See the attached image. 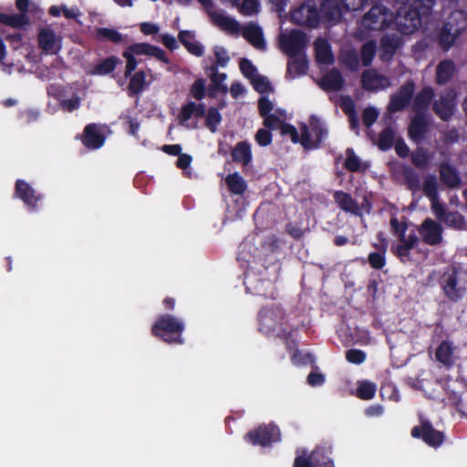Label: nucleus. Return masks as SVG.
<instances>
[{
  "label": "nucleus",
  "instance_id": "obj_18",
  "mask_svg": "<svg viewBox=\"0 0 467 467\" xmlns=\"http://www.w3.org/2000/svg\"><path fill=\"white\" fill-rule=\"evenodd\" d=\"M348 0H323L320 6V14L328 22H338L341 20L342 9H346Z\"/></svg>",
  "mask_w": 467,
  "mask_h": 467
},
{
  "label": "nucleus",
  "instance_id": "obj_47",
  "mask_svg": "<svg viewBox=\"0 0 467 467\" xmlns=\"http://www.w3.org/2000/svg\"><path fill=\"white\" fill-rule=\"evenodd\" d=\"M391 233L400 240L406 237V232L408 230V223L406 221L400 222L395 216H392L389 220Z\"/></svg>",
  "mask_w": 467,
  "mask_h": 467
},
{
  "label": "nucleus",
  "instance_id": "obj_55",
  "mask_svg": "<svg viewBox=\"0 0 467 467\" xmlns=\"http://www.w3.org/2000/svg\"><path fill=\"white\" fill-rule=\"evenodd\" d=\"M256 143L261 147H267L273 141L272 132L266 129H259L254 135Z\"/></svg>",
  "mask_w": 467,
  "mask_h": 467
},
{
  "label": "nucleus",
  "instance_id": "obj_28",
  "mask_svg": "<svg viewBox=\"0 0 467 467\" xmlns=\"http://www.w3.org/2000/svg\"><path fill=\"white\" fill-rule=\"evenodd\" d=\"M126 50L130 51V54L132 56H135V55H137V56H139V55L152 56L161 61L168 62L165 57L164 52L161 48L151 46L150 44H146V43L133 44V45L130 46Z\"/></svg>",
  "mask_w": 467,
  "mask_h": 467
},
{
  "label": "nucleus",
  "instance_id": "obj_64",
  "mask_svg": "<svg viewBox=\"0 0 467 467\" xmlns=\"http://www.w3.org/2000/svg\"><path fill=\"white\" fill-rule=\"evenodd\" d=\"M344 62L351 70H357L359 67V57L355 51H348Z\"/></svg>",
  "mask_w": 467,
  "mask_h": 467
},
{
  "label": "nucleus",
  "instance_id": "obj_57",
  "mask_svg": "<svg viewBox=\"0 0 467 467\" xmlns=\"http://www.w3.org/2000/svg\"><path fill=\"white\" fill-rule=\"evenodd\" d=\"M343 109H344L346 113H348V112L352 113L349 116V124H350L351 129L358 128V119L356 114H355L353 101H352V99L349 97H346L344 99V100H343Z\"/></svg>",
  "mask_w": 467,
  "mask_h": 467
},
{
  "label": "nucleus",
  "instance_id": "obj_40",
  "mask_svg": "<svg viewBox=\"0 0 467 467\" xmlns=\"http://www.w3.org/2000/svg\"><path fill=\"white\" fill-rule=\"evenodd\" d=\"M95 34L96 37L100 40H109L113 43H121L124 41L123 36L114 28H97Z\"/></svg>",
  "mask_w": 467,
  "mask_h": 467
},
{
  "label": "nucleus",
  "instance_id": "obj_29",
  "mask_svg": "<svg viewBox=\"0 0 467 467\" xmlns=\"http://www.w3.org/2000/svg\"><path fill=\"white\" fill-rule=\"evenodd\" d=\"M455 71L456 67L452 60H441L436 67V83L439 85L447 84L454 76Z\"/></svg>",
  "mask_w": 467,
  "mask_h": 467
},
{
  "label": "nucleus",
  "instance_id": "obj_56",
  "mask_svg": "<svg viewBox=\"0 0 467 467\" xmlns=\"http://www.w3.org/2000/svg\"><path fill=\"white\" fill-rule=\"evenodd\" d=\"M366 353L358 348H351L346 352V359L352 364L359 365L366 360Z\"/></svg>",
  "mask_w": 467,
  "mask_h": 467
},
{
  "label": "nucleus",
  "instance_id": "obj_45",
  "mask_svg": "<svg viewBox=\"0 0 467 467\" xmlns=\"http://www.w3.org/2000/svg\"><path fill=\"white\" fill-rule=\"evenodd\" d=\"M239 13L244 16H254L259 12L260 3L258 0H244L241 5L237 4Z\"/></svg>",
  "mask_w": 467,
  "mask_h": 467
},
{
  "label": "nucleus",
  "instance_id": "obj_53",
  "mask_svg": "<svg viewBox=\"0 0 467 467\" xmlns=\"http://www.w3.org/2000/svg\"><path fill=\"white\" fill-rule=\"evenodd\" d=\"M263 118V125L265 126V129L272 131L281 129V126L285 122L282 120L279 117H277L275 114H269L266 116L262 117Z\"/></svg>",
  "mask_w": 467,
  "mask_h": 467
},
{
  "label": "nucleus",
  "instance_id": "obj_37",
  "mask_svg": "<svg viewBox=\"0 0 467 467\" xmlns=\"http://www.w3.org/2000/svg\"><path fill=\"white\" fill-rule=\"evenodd\" d=\"M16 195L22 199L27 205L35 206L37 198L34 195L32 188L24 181L16 182Z\"/></svg>",
  "mask_w": 467,
  "mask_h": 467
},
{
  "label": "nucleus",
  "instance_id": "obj_26",
  "mask_svg": "<svg viewBox=\"0 0 467 467\" xmlns=\"http://www.w3.org/2000/svg\"><path fill=\"white\" fill-rule=\"evenodd\" d=\"M316 59L318 63L330 65L334 62L331 47L328 41L323 37H318L314 43Z\"/></svg>",
  "mask_w": 467,
  "mask_h": 467
},
{
  "label": "nucleus",
  "instance_id": "obj_41",
  "mask_svg": "<svg viewBox=\"0 0 467 467\" xmlns=\"http://www.w3.org/2000/svg\"><path fill=\"white\" fill-rule=\"evenodd\" d=\"M380 43L383 54H387L389 57L396 53L400 45V38L394 35L383 36Z\"/></svg>",
  "mask_w": 467,
  "mask_h": 467
},
{
  "label": "nucleus",
  "instance_id": "obj_6",
  "mask_svg": "<svg viewBox=\"0 0 467 467\" xmlns=\"http://www.w3.org/2000/svg\"><path fill=\"white\" fill-rule=\"evenodd\" d=\"M291 21L295 25L315 28L320 23V12L314 1L307 0L291 12Z\"/></svg>",
  "mask_w": 467,
  "mask_h": 467
},
{
  "label": "nucleus",
  "instance_id": "obj_63",
  "mask_svg": "<svg viewBox=\"0 0 467 467\" xmlns=\"http://www.w3.org/2000/svg\"><path fill=\"white\" fill-rule=\"evenodd\" d=\"M274 105L272 101L265 98L261 97L258 100V111L261 117L272 114L271 111L273 110Z\"/></svg>",
  "mask_w": 467,
  "mask_h": 467
},
{
  "label": "nucleus",
  "instance_id": "obj_2",
  "mask_svg": "<svg viewBox=\"0 0 467 467\" xmlns=\"http://www.w3.org/2000/svg\"><path fill=\"white\" fill-rule=\"evenodd\" d=\"M332 451V443L322 441L308 455L296 456L293 467H335Z\"/></svg>",
  "mask_w": 467,
  "mask_h": 467
},
{
  "label": "nucleus",
  "instance_id": "obj_27",
  "mask_svg": "<svg viewBox=\"0 0 467 467\" xmlns=\"http://www.w3.org/2000/svg\"><path fill=\"white\" fill-rule=\"evenodd\" d=\"M308 69V61L305 54L290 57L287 62L286 77L294 78L305 75Z\"/></svg>",
  "mask_w": 467,
  "mask_h": 467
},
{
  "label": "nucleus",
  "instance_id": "obj_35",
  "mask_svg": "<svg viewBox=\"0 0 467 467\" xmlns=\"http://www.w3.org/2000/svg\"><path fill=\"white\" fill-rule=\"evenodd\" d=\"M451 30L452 25L449 21L443 25L439 34V43L443 49H449L454 44L456 36L461 33L459 28L455 29L454 34L451 33Z\"/></svg>",
  "mask_w": 467,
  "mask_h": 467
},
{
  "label": "nucleus",
  "instance_id": "obj_23",
  "mask_svg": "<svg viewBox=\"0 0 467 467\" xmlns=\"http://www.w3.org/2000/svg\"><path fill=\"white\" fill-rule=\"evenodd\" d=\"M38 43L41 49L47 54H56L60 49L59 39L52 30L47 28L39 32Z\"/></svg>",
  "mask_w": 467,
  "mask_h": 467
},
{
  "label": "nucleus",
  "instance_id": "obj_22",
  "mask_svg": "<svg viewBox=\"0 0 467 467\" xmlns=\"http://www.w3.org/2000/svg\"><path fill=\"white\" fill-rule=\"evenodd\" d=\"M400 244L391 247L392 253L400 258L403 260V258H408L410 255V251L416 247L419 243V238L415 232H412L408 234V236L401 238L399 240Z\"/></svg>",
  "mask_w": 467,
  "mask_h": 467
},
{
  "label": "nucleus",
  "instance_id": "obj_50",
  "mask_svg": "<svg viewBox=\"0 0 467 467\" xmlns=\"http://www.w3.org/2000/svg\"><path fill=\"white\" fill-rule=\"evenodd\" d=\"M145 74L142 71L137 72L130 79L129 88L132 93L140 92L145 86Z\"/></svg>",
  "mask_w": 467,
  "mask_h": 467
},
{
  "label": "nucleus",
  "instance_id": "obj_16",
  "mask_svg": "<svg viewBox=\"0 0 467 467\" xmlns=\"http://www.w3.org/2000/svg\"><path fill=\"white\" fill-rule=\"evenodd\" d=\"M420 233L422 240L429 245H437L442 241V227L431 218H427L420 225Z\"/></svg>",
  "mask_w": 467,
  "mask_h": 467
},
{
  "label": "nucleus",
  "instance_id": "obj_39",
  "mask_svg": "<svg viewBox=\"0 0 467 467\" xmlns=\"http://www.w3.org/2000/svg\"><path fill=\"white\" fill-rule=\"evenodd\" d=\"M377 50L376 42L368 41L362 45L360 49V59L364 67H369L375 57Z\"/></svg>",
  "mask_w": 467,
  "mask_h": 467
},
{
  "label": "nucleus",
  "instance_id": "obj_32",
  "mask_svg": "<svg viewBox=\"0 0 467 467\" xmlns=\"http://www.w3.org/2000/svg\"><path fill=\"white\" fill-rule=\"evenodd\" d=\"M453 347L452 344L447 340H443L438 346L435 351V357L437 361L446 367L453 365Z\"/></svg>",
  "mask_w": 467,
  "mask_h": 467
},
{
  "label": "nucleus",
  "instance_id": "obj_51",
  "mask_svg": "<svg viewBox=\"0 0 467 467\" xmlns=\"http://www.w3.org/2000/svg\"><path fill=\"white\" fill-rule=\"evenodd\" d=\"M239 67L242 74L250 81L257 76V69L247 58H242L239 62Z\"/></svg>",
  "mask_w": 467,
  "mask_h": 467
},
{
  "label": "nucleus",
  "instance_id": "obj_14",
  "mask_svg": "<svg viewBox=\"0 0 467 467\" xmlns=\"http://www.w3.org/2000/svg\"><path fill=\"white\" fill-rule=\"evenodd\" d=\"M361 85L367 91L376 92L389 87L390 81L388 77L379 74L376 69H366L361 74Z\"/></svg>",
  "mask_w": 467,
  "mask_h": 467
},
{
  "label": "nucleus",
  "instance_id": "obj_42",
  "mask_svg": "<svg viewBox=\"0 0 467 467\" xmlns=\"http://www.w3.org/2000/svg\"><path fill=\"white\" fill-rule=\"evenodd\" d=\"M203 114H204V107L203 106L195 104L193 102H190L182 108V112L180 114V120H181V122L184 123L192 115L202 116Z\"/></svg>",
  "mask_w": 467,
  "mask_h": 467
},
{
  "label": "nucleus",
  "instance_id": "obj_30",
  "mask_svg": "<svg viewBox=\"0 0 467 467\" xmlns=\"http://www.w3.org/2000/svg\"><path fill=\"white\" fill-rule=\"evenodd\" d=\"M344 168L350 172L365 173L368 170L369 164L368 162H362L358 156L356 155L354 150L348 148L346 150Z\"/></svg>",
  "mask_w": 467,
  "mask_h": 467
},
{
  "label": "nucleus",
  "instance_id": "obj_49",
  "mask_svg": "<svg viewBox=\"0 0 467 467\" xmlns=\"http://www.w3.org/2000/svg\"><path fill=\"white\" fill-rule=\"evenodd\" d=\"M386 253L371 252L368 256L369 265L376 270H380L386 265Z\"/></svg>",
  "mask_w": 467,
  "mask_h": 467
},
{
  "label": "nucleus",
  "instance_id": "obj_9",
  "mask_svg": "<svg viewBox=\"0 0 467 467\" xmlns=\"http://www.w3.org/2000/svg\"><path fill=\"white\" fill-rule=\"evenodd\" d=\"M306 44V34L298 29H293L288 35L280 36L281 49L289 57H297L304 54Z\"/></svg>",
  "mask_w": 467,
  "mask_h": 467
},
{
  "label": "nucleus",
  "instance_id": "obj_46",
  "mask_svg": "<svg viewBox=\"0 0 467 467\" xmlns=\"http://www.w3.org/2000/svg\"><path fill=\"white\" fill-rule=\"evenodd\" d=\"M376 385L369 381H362L357 389V395L362 400H370L375 396Z\"/></svg>",
  "mask_w": 467,
  "mask_h": 467
},
{
  "label": "nucleus",
  "instance_id": "obj_5",
  "mask_svg": "<svg viewBox=\"0 0 467 467\" xmlns=\"http://www.w3.org/2000/svg\"><path fill=\"white\" fill-rule=\"evenodd\" d=\"M440 285L446 298L453 303L461 301L466 294V288L460 284L459 272L455 266L448 268L442 274Z\"/></svg>",
  "mask_w": 467,
  "mask_h": 467
},
{
  "label": "nucleus",
  "instance_id": "obj_13",
  "mask_svg": "<svg viewBox=\"0 0 467 467\" xmlns=\"http://www.w3.org/2000/svg\"><path fill=\"white\" fill-rule=\"evenodd\" d=\"M242 36L257 49H265V41L262 28L254 23L242 25L235 20V36Z\"/></svg>",
  "mask_w": 467,
  "mask_h": 467
},
{
  "label": "nucleus",
  "instance_id": "obj_7",
  "mask_svg": "<svg viewBox=\"0 0 467 467\" xmlns=\"http://www.w3.org/2000/svg\"><path fill=\"white\" fill-rule=\"evenodd\" d=\"M182 330L183 325L171 316L161 317L152 327L153 334L169 343H182L180 337Z\"/></svg>",
  "mask_w": 467,
  "mask_h": 467
},
{
  "label": "nucleus",
  "instance_id": "obj_59",
  "mask_svg": "<svg viewBox=\"0 0 467 467\" xmlns=\"http://www.w3.org/2000/svg\"><path fill=\"white\" fill-rule=\"evenodd\" d=\"M214 56L216 58L217 66L222 67L228 65V63L231 60V57L228 54L227 50L223 47H221V46H216L214 47Z\"/></svg>",
  "mask_w": 467,
  "mask_h": 467
},
{
  "label": "nucleus",
  "instance_id": "obj_61",
  "mask_svg": "<svg viewBox=\"0 0 467 467\" xmlns=\"http://www.w3.org/2000/svg\"><path fill=\"white\" fill-rule=\"evenodd\" d=\"M221 121V116L217 109H210L206 117V126L210 129L212 132L216 130V126Z\"/></svg>",
  "mask_w": 467,
  "mask_h": 467
},
{
  "label": "nucleus",
  "instance_id": "obj_11",
  "mask_svg": "<svg viewBox=\"0 0 467 467\" xmlns=\"http://www.w3.org/2000/svg\"><path fill=\"white\" fill-rule=\"evenodd\" d=\"M415 93V83L408 80L399 90L390 96L388 110L396 113L404 110L411 102Z\"/></svg>",
  "mask_w": 467,
  "mask_h": 467
},
{
  "label": "nucleus",
  "instance_id": "obj_25",
  "mask_svg": "<svg viewBox=\"0 0 467 467\" xmlns=\"http://www.w3.org/2000/svg\"><path fill=\"white\" fill-rule=\"evenodd\" d=\"M440 177L441 181L444 185L449 188H457L461 184V177L457 171V170L447 162H442L440 165Z\"/></svg>",
  "mask_w": 467,
  "mask_h": 467
},
{
  "label": "nucleus",
  "instance_id": "obj_3",
  "mask_svg": "<svg viewBox=\"0 0 467 467\" xmlns=\"http://www.w3.org/2000/svg\"><path fill=\"white\" fill-rule=\"evenodd\" d=\"M302 133L301 146L305 150H314L321 148L323 142L328 137V130L324 122L317 116H311L309 126L302 123L300 126Z\"/></svg>",
  "mask_w": 467,
  "mask_h": 467
},
{
  "label": "nucleus",
  "instance_id": "obj_43",
  "mask_svg": "<svg viewBox=\"0 0 467 467\" xmlns=\"http://www.w3.org/2000/svg\"><path fill=\"white\" fill-rule=\"evenodd\" d=\"M422 191L430 201L438 199V183L434 175H429L425 178Z\"/></svg>",
  "mask_w": 467,
  "mask_h": 467
},
{
  "label": "nucleus",
  "instance_id": "obj_62",
  "mask_svg": "<svg viewBox=\"0 0 467 467\" xmlns=\"http://www.w3.org/2000/svg\"><path fill=\"white\" fill-rule=\"evenodd\" d=\"M117 64V59L115 57H110L103 61L101 64L98 65L96 67V73L99 75H105L111 72Z\"/></svg>",
  "mask_w": 467,
  "mask_h": 467
},
{
  "label": "nucleus",
  "instance_id": "obj_20",
  "mask_svg": "<svg viewBox=\"0 0 467 467\" xmlns=\"http://www.w3.org/2000/svg\"><path fill=\"white\" fill-rule=\"evenodd\" d=\"M433 98L434 90L431 87L427 86L422 88L413 99L412 109L414 113L426 115Z\"/></svg>",
  "mask_w": 467,
  "mask_h": 467
},
{
  "label": "nucleus",
  "instance_id": "obj_4",
  "mask_svg": "<svg viewBox=\"0 0 467 467\" xmlns=\"http://www.w3.org/2000/svg\"><path fill=\"white\" fill-rule=\"evenodd\" d=\"M244 440L254 446L266 448L281 441V431L274 422L263 423L248 431Z\"/></svg>",
  "mask_w": 467,
  "mask_h": 467
},
{
  "label": "nucleus",
  "instance_id": "obj_44",
  "mask_svg": "<svg viewBox=\"0 0 467 467\" xmlns=\"http://www.w3.org/2000/svg\"><path fill=\"white\" fill-rule=\"evenodd\" d=\"M411 162L419 169L424 170L430 162V156L426 150L420 148L412 152Z\"/></svg>",
  "mask_w": 467,
  "mask_h": 467
},
{
  "label": "nucleus",
  "instance_id": "obj_33",
  "mask_svg": "<svg viewBox=\"0 0 467 467\" xmlns=\"http://www.w3.org/2000/svg\"><path fill=\"white\" fill-rule=\"evenodd\" d=\"M253 159L251 143L247 140L235 144L234 160L235 162L241 163L244 167H247Z\"/></svg>",
  "mask_w": 467,
  "mask_h": 467
},
{
  "label": "nucleus",
  "instance_id": "obj_58",
  "mask_svg": "<svg viewBox=\"0 0 467 467\" xmlns=\"http://www.w3.org/2000/svg\"><path fill=\"white\" fill-rule=\"evenodd\" d=\"M316 361L314 355L311 353L301 354L298 349H296L292 356V362L295 365H307L314 364Z\"/></svg>",
  "mask_w": 467,
  "mask_h": 467
},
{
  "label": "nucleus",
  "instance_id": "obj_12",
  "mask_svg": "<svg viewBox=\"0 0 467 467\" xmlns=\"http://www.w3.org/2000/svg\"><path fill=\"white\" fill-rule=\"evenodd\" d=\"M410 433L413 438L420 439L426 444L433 448L440 447L445 438L443 432L434 429L432 424L428 420H423L420 425L414 426Z\"/></svg>",
  "mask_w": 467,
  "mask_h": 467
},
{
  "label": "nucleus",
  "instance_id": "obj_21",
  "mask_svg": "<svg viewBox=\"0 0 467 467\" xmlns=\"http://www.w3.org/2000/svg\"><path fill=\"white\" fill-rule=\"evenodd\" d=\"M334 199L338 207L346 213L356 216H362V208L352 196L343 191H337L334 193Z\"/></svg>",
  "mask_w": 467,
  "mask_h": 467
},
{
  "label": "nucleus",
  "instance_id": "obj_15",
  "mask_svg": "<svg viewBox=\"0 0 467 467\" xmlns=\"http://www.w3.org/2000/svg\"><path fill=\"white\" fill-rule=\"evenodd\" d=\"M455 107V96L448 92L441 95L439 99L434 101L432 109L441 120L448 121L454 114Z\"/></svg>",
  "mask_w": 467,
  "mask_h": 467
},
{
  "label": "nucleus",
  "instance_id": "obj_24",
  "mask_svg": "<svg viewBox=\"0 0 467 467\" xmlns=\"http://www.w3.org/2000/svg\"><path fill=\"white\" fill-rule=\"evenodd\" d=\"M321 88L326 91H340L344 87V78L337 68L331 69L321 79Z\"/></svg>",
  "mask_w": 467,
  "mask_h": 467
},
{
  "label": "nucleus",
  "instance_id": "obj_52",
  "mask_svg": "<svg viewBox=\"0 0 467 467\" xmlns=\"http://www.w3.org/2000/svg\"><path fill=\"white\" fill-rule=\"evenodd\" d=\"M379 110L374 107H367L362 112V122L367 128L371 127L379 118Z\"/></svg>",
  "mask_w": 467,
  "mask_h": 467
},
{
  "label": "nucleus",
  "instance_id": "obj_10",
  "mask_svg": "<svg viewBox=\"0 0 467 467\" xmlns=\"http://www.w3.org/2000/svg\"><path fill=\"white\" fill-rule=\"evenodd\" d=\"M362 26L368 30H384L390 25L389 9L383 5H374L361 20Z\"/></svg>",
  "mask_w": 467,
  "mask_h": 467
},
{
  "label": "nucleus",
  "instance_id": "obj_1",
  "mask_svg": "<svg viewBox=\"0 0 467 467\" xmlns=\"http://www.w3.org/2000/svg\"><path fill=\"white\" fill-rule=\"evenodd\" d=\"M435 0H413L411 4L403 3L397 10L395 18L399 30L404 35L417 31L424 18L431 15Z\"/></svg>",
  "mask_w": 467,
  "mask_h": 467
},
{
  "label": "nucleus",
  "instance_id": "obj_34",
  "mask_svg": "<svg viewBox=\"0 0 467 467\" xmlns=\"http://www.w3.org/2000/svg\"><path fill=\"white\" fill-rule=\"evenodd\" d=\"M395 138L396 130L391 126H388L379 132L376 144L380 150L387 151L393 147Z\"/></svg>",
  "mask_w": 467,
  "mask_h": 467
},
{
  "label": "nucleus",
  "instance_id": "obj_31",
  "mask_svg": "<svg viewBox=\"0 0 467 467\" xmlns=\"http://www.w3.org/2000/svg\"><path fill=\"white\" fill-rule=\"evenodd\" d=\"M205 7L208 8L209 16L213 24L230 34L234 32V23L230 16H225L221 10H213L212 4Z\"/></svg>",
  "mask_w": 467,
  "mask_h": 467
},
{
  "label": "nucleus",
  "instance_id": "obj_38",
  "mask_svg": "<svg viewBox=\"0 0 467 467\" xmlns=\"http://www.w3.org/2000/svg\"><path fill=\"white\" fill-rule=\"evenodd\" d=\"M402 175L405 184L410 191L414 192L420 190V176L415 170L410 166H406L403 169Z\"/></svg>",
  "mask_w": 467,
  "mask_h": 467
},
{
  "label": "nucleus",
  "instance_id": "obj_17",
  "mask_svg": "<svg viewBox=\"0 0 467 467\" xmlns=\"http://www.w3.org/2000/svg\"><path fill=\"white\" fill-rule=\"evenodd\" d=\"M429 130L426 115L415 114L408 127L409 138L415 143H421Z\"/></svg>",
  "mask_w": 467,
  "mask_h": 467
},
{
  "label": "nucleus",
  "instance_id": "obj_19",
  "mask_svg": "<svg viewBox=\"0 0 467 467\" xmlns=\"http://www.w3.org/2000/svg\"><path fill=\"white\" fill-rule=\"evenodd\" d=\"M105 138L102 127L97 124H89L84 130L83 144L88 149H99L104 144Z\"/></svg>",
  "mask_w": 467,
  "mask_h": 467
},
{
  "label": "nucleus",
  "instance_id": "obj_8",
  "mask_svg": "<svg viewBox=\"0 0 467 467\" xmlns=\"http://www.w3.org/2000/svg\"><path fill=\"white\" fill-rule=\"evenodd\" d=\"M285 318V311L280 306H265L258 314L259 329L265 334L277 331L284 324Z\"/></svg>",
  "mask_w": 467,
  "mask_h": 467
},
{
  "label": "nucleus",
  "instance_id": "obj_48",
  "mask_svg": "<svg viewBox=\"0 0 467 467\" xmlns=\"http://www.w3.org/2000/svg\"><path fill=\"white\" fill-rule=\"evenodd\" d=\"M280 133L282 136H288L291 139L293 143H300L302 141V133L298 134L297 130L292 124L284 122L280 129Z\"/></svg>",
  "mask_w": 467,
  "mask_h": 467
},
{
  "label": "nucleus",
  "instance_id": "obj_36",
  "mask_svg": "<svg viewBox=\"0 0 467 467\" xmlns=\"http://www.w3.org/2000/svg\"><path fill=\"white\" fill-rule=\"evenodd\" d=\"M179 39L182 45L186 47L188 51L195 56H202L203 53V47L194 39V35L191 31H182L179 34Z\"/></svg>",
  "mask_w": 467,
  "mask_h": 467
},
{
  "label": "nucleus",
  "instance_id": "obj_60",
  "mask_svg": "<svg viewBox=\"0 0 467 467\" xmlns=\"http://www.w3.org/2000/svg\"><path fill=\"white\" fill-rule=\"evenodd\" d=\"M251 83H252L254 88L262 94L265 93L271 89L269 81L265 78L259 76V75H257L255 78H254L251 80Z\"/></svg>",
  "mask_w": 467,
  "mask_h": 467
},
{
  "label": "nucleus",
  "instance_id": "obj_54",
  "mask_svg": "<svg viewBox=\"0 0 467 467\" xmlns=\"http://www.w3.org/2000/svg\"><path fill=\"white\" fill-rule=\"evenodd\" d=\"M442 221L456 229L462 228L464 224V218L458 212H449Z\"/></svg>",
  "mask_w": 467,
  "mask_h": 467
}]
</instances>
